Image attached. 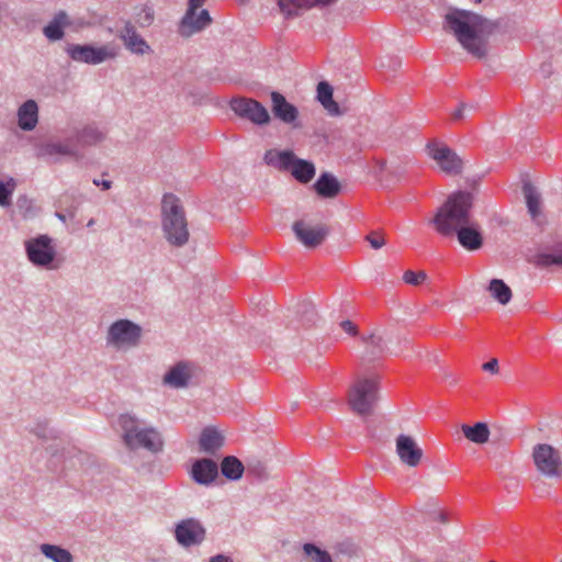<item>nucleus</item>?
I'll list each match as a JSON object with an SVG mask.
<instances>
[{"label":"nucleus","instance_id":"obj_1","mask_svg":"<svg viewBox=\"0 0 562 562\" xmlns=\"http://www.w3.org/2000/svg\"><path fill=\"white\" fill-rule=\"evenodd\" d=\"M474 195L459 190L448 195L437 210L430 223L443 237L457 236L459 244L467 250H477L483 245L480 225L472 218Z\"/></svg>","mask_w":562,"mask_h":562},{"label":"nucleus","instance_id":"obj_2","mask_svg":"<svg viewBox=\"0 0 562 562\" xmlns=\"http://www.w3.org/2000/svg\"><path fill=\"white\" fill-rule=\"evenodd\" d=\"M498 22L468 10L450 9L445 15L443 29L452 33L460 45L472 56L484 58L488 52V37Z\"/></svg>","mask_w":562,"mask_h":562},{"label":"nucleus","instance_id":"obj_3","mask_svg":"<svg viewBox=\"0 0 562 562\" xmlns=\"http://www.w3.org/2000/svg\"><path fill=\"white\" fill-rule=\"evenodd\" d=\"M121 440L132 452L146 450L153 454L162 452L165 440L161 432L136 414L123 413L117 417Z\"/></svg>","mask_w":562,"mask_h":562},{"label":"nucleus","instance_id":"obj_4","mask_svg":"<svg viewBox=\"0 0 562 562\" xmlns=\"http://www.w3.org/2000/svg\"><path fill=\"white\" fill-rule=\"evenodd\" d=\"M161 231L166 241L177 248L186 246L190 238L188 220L180 199L166 193L161 200Z\"/></svg>","mask_w":562,"mask_h":562},{"label":"nucleus","instance_id":"obj_5","mask_svg":"<svg viewBox=\"0 0 562 562\" xmlns=\"http://www.w3.org/2000/svg\"><path fill=\"white\" fill-rule=\"evenodd\" d=\"M378 390L379 383L376 379H358L349 391L348 404L351 409L360 416L370 415L378 401Z\"/></svg>","mask_w":562,"mask_h":562},{"label":"nucleus","instance_id":"obj_6","mask_svg":"<svg viewBox=\"0 0 562 562\" xmlns=\"http://www.w3.org/2000/svg\"><path fill=\"white\" fill-rule=\"evenodd\" d=\"M25 254L29 261L40 268L56 269L54 265L57 252L53 238L46 234L32 237L24 241Z\"/></svg>","mask_w":562,"mask_h":562},{"label":"nucleus","instance_id":"obj_7","mask_svg":"<svg viewBox=\"0 0 562 562\" xmlns=\"http://www.w3.org/2000/svg\"><path fill=\"white\" fill-rule=\"evenodd\" d=\"M66 53L74 61L88 65H99L117 56L116 47L110 44L100 47L91 44H69L66 47Z\"/></svg>","mask_w":562,"mask_h":562},{"label":"nucleus","instance_id":"obj_8","mask_svg":"<svg viewBox=\"0 0 562 562\" xmlns=\"http://www.w3.org/2000/svg\"><path fill=\"white\" fill-rule=\"evenodd\" d=\"M206 0H189L188 8L179 23V34L183 37H190L195 33L202 32L213 22L210 12L202 9L196 13Z\"/></svg>","mask_w":562,"mask_h":562},{"label":"nucleus","instance_id":"obj_9","mask_svg":"<svg viewBox=\"0 0 562 562\" xmlns=\"http://www.w3.org/2000/svg\"><path fill=\"white\" fill-rule=\"evenodd\" d=\"M532 458L535 465L547 477H562V457L558 449L548 443H538L533 447Z\"/></svg>","mask_w":562,"mask_h":562},{"label":"nucleus","instance_id":"obj_10","mask_svg":"<svg viewBox=\"0 0 562 562\" xmlns=\"http://www.w3.org/2000/svg\"><path fill=\"white\" fill-rule=\"evenodd\" d=\"M35 150L38 158L54 162L60 161L63 157L79 158V149L71 136L64 140L58 138L46 139L36 145Z\"/></svg>","mask_w":562,"mask_h":562},{"label":"nucleus","instance_id":"obj_11","mask_svg":"<svg viewBox=\"0 0 562 562\" xmlns=\"http://www.w3.org/2000/svg\"><path fill=\"white\" fill-rule=\"evenodd\" d=\"M428 156L434 159L440 170L449 176H458L463 170V160L450 147L436 142L428 143L426 146Z\"/></svg>","mask_w":562,"mask_h":562},{"label":"nucleus","instance_id":"obj_12","mask_svg":"<svg viewBox=\"0 0 562 562\" xmlns=\"http://www.w3.org/2000/svg\"><path fill=\"white\" fill-rule=\"evenodd\" d=\"M142 336L139 325L128 319L114 322L108 330L106 341L115 347L136 346Z\"/></svg>","mask_w":562,"mask_h":562},{"label":"nucleus","instance_id":"obj_13","mask_svg":"<svg viewBox=\"0 0 562 562\" xmlns=\"http://www.w3.org/2000/svg\"><path fill=\"white\" fill-rule=\"evenodd\" d=\"M233 112L256 125H266L270 122L268 110L257 100L250 98H235L231 101Z\"/></svg>","mask_w":562,"mask_h":562},{"label":"nucleus","instance_id":"obj_14","mask_svg":"<svg viewBox=\"0 0 562 562\" xmlns=\"http://www.w3.org/2000/svg\"><path fill=\"white\" fill-rule=\"evenodd\" d=\"M292 231L296 239L307 249L321 246L329 234V228L326 225L312 226L304 220L295 221Z\"/></svg>","mask_w":562,"mask_h":562},{"label":"nucleus","instance_id":"obj_15","mask_svg":"<svg viewBox=\"0 0 562 562\" xmlns=\"http://www.w3.org/2000/svg\"><path fill=\"white\" fill-rule=\"evenodd\" d=\"M175 537L182 547L196 546L205 539V528L198 519H183L176 525Z\"/></svg>","mask_w":562,"mask_h":562},{"label":"nucleus","instance_id":"obj_16","mask_svg":"<svg viewBox=\"0 0 562 562\" xmlns=\"http://www.w3.org/2000/svg\"><path fill=\"white\" fill-rule=\"evenodd\" d=\"M396 453L400 461L409 468H416L423 459V449L413 437L404 434L396 438Z\"/></svg>","mask_w":562,"mask_h":562},{"label":"nucleus","instance_id":"obj_17","mask_svg":"<svg viewBox=\"0 0 562 562\" xmlns=\"http://www.w3.org/2000/svg\"><path fill=\"white\" fill-rule=\"evenodd\" d=\"M117 37L123 42L124 47L135 55H145L151 53V48L145 38L138 34L136 27L131 21H126L124 26L117 32Z\"/></svg>","mask_w":562,"mask_h":562},{"label":"nucleus","instance_id":"obj_18","mask_svg":"<svg viewBox=\"0 0 562 562\" xmlns=\"http://www.w3.org/2000/svg\"><path fill=\"white\" fill-rule=\"evenodd\" d=\"M272 101V113L273 115L285 124H291L294 127H297L296 120L299 117L297 108L288 102L285 97L277 91L271 93Z\"/></svg>","mask_w":562,"mask_h":562},{"label":"nucleus","instance_id":"obj_19","mask_svg":"<svg viewBox=\"0 0 562 562\" xmlns=\"http://www.w3.org/2000/svg\"><path fill=\"white\" fill-rule=\"evenodd\" d=\"M190 475L195 483L209 486L218 475V465L209 458L198 459L192 464Z\"/></svg>","mask_w":562,"mask_h":562},{"label":"nucleus","instance_id":"obj_20","mask_svg":"<svg viewBox=\"0 0 562 562\" xmlns=\"http://www.w3.org/2000/svg\"><path fill=\"white\" fill-rule=\"evenodd\" d=\"M360 339L364 345L362 361L373 362L380 359L387 350V344L384 339V336L379 331H371L367 335L363 334L361 335Z\"/></svg>","mask_w":562,"mask_h":562},{"label":"nucleus","instance_id":"obj_21","mask_svg":"<svg viewBox=\"0 0 562 562\" xmlns=\"http://www.w3.org/2000/svg\"><path fill=\"white\" fill-rule=\"evenodd\" d=\"M280 11L285 18L299 16L302 11L312 8H326L325 0H278Z\"/></svg>","mask_w":562,"mask_h":562},{"label":"nucleus","instance_id":"obj_22","mask_svg":"<svg viewBox=\"0 0 562 562\" xmlns=\"http://www.w3.org/2000/svg\"><path fill=\"white\" fill-rule=\"evenodd\" d=\"M38 123V105L30 99L18 109V125L25 132L33 131Z\"/></svg>","mask_w":562,"mask_h":562},{"label":"nucleus","instance_id":"obj_23","mask_svg":"<svg viewBox=\"0 0 562 562\" xmlns=\"http://www.w3.org/2000/svg\"><path fill=\"white\" fill-rule=\"evenodd\" d=\"M313 189L321 198L333 199L339 194L341 186L333 173L323 172L314 182Z\"/></svg>","mask_w":562,"mask_h":562},{"label":"nucleus","instance_id":"obj_24","mask_svg":"<svg viewBox=\"0 0 562 562\" xmlns=\"http://www.w3.org/2000/svg\"><path fill=\"white\" fill-rule=\"evenodd\" d=\"M295 154L292 150H278L269 149L263 155V161L266 165L273 167L280 171H289Z\"/></svg>","mask_w":562,"mask_h":562},{"label":"nucleus","instance_id":"obj_25","mask_svg":"<svg viewBox=\"0 0 562 562\" xmlns=\"http://www.w3.org/2000/svg\"><path fill=\"white\" fill-rule=\"evenodd\" d=\"M536 265L541 268L555 266L562 268V239L546 247L536 256Z\"/></svg>","mask_w":562,"mask_h":562},{"label":"nucleus","instance_id":"obj_26","mask_svg":"<svg viewBox=\"0 0 562 562\" xmlns=\"http://www.w3.org/2000/svg\"><path fill=\"white\" fill-rule=\"evenodd\" d=\"M70 24L68 14L65 11L57 12L53 20L43 29L44 35L52 42L60 41L64 35V27Z\"/></svg>","mask_w":562,"mask_h":562},{"label":"nucleus","instance_id":"obj_27","mask_svg":"<svg viewBox=\"0 0 562 562\" xmlns=\"http://www.w3.org/2000/svg\"><path fill=\"white\" fill-rule=\"evenodd\" d=\"M72 137L75 138V143L78 148L79 146H94L101 143L104 140L105 134L94 124H89L79 130Z\"/></svg>","mask_w":562,"mask_h":562},{"label":"nucleus","instance_id":"obj_28","mask_svg":"<svg viewBox=\"0 0 562 562\" xmlns=\"http://www.w3.org/2000/svg\"><path fill=\"white\" fill-rule=\"evenodd\" d=\"M289 171L296 181L305 184L315 177L316 168L312 161L295 156Z\"/></svg>","mask_w":562,"mask_h":562},{"label":"nucleus","instance_id":"obj_29","mask_svg":"<svg viewBox=\"0 0 562 562\" xmlns=\"http://www.w3.org/2000/svg\"><path fill=\"white\" fill-rule=\"evenodd\" d=\"M190 379L188 367L179 362L165 374L164 383L173 389H181L188 386Z\"/></svg>","mask_w":562,"mask_h":562},{"label":"nucleus","instance_id":"obj_30","mask_svg":"<svg viewBox=\"0 0 562 562\" xmlns=\"http://www.w3.org/2000/svg\"><path fill=\"white\" fill-rule=\"evenodd\" d=\"M316 98L328 114L337 116L342 113L338 103L333 99V87L327 81L318 82Z\"/></svg>","mask_w":562,"mask_h":562},{"label":"nucleus","instance_id":"obj_31","mask_svg":"<svg viewBox=\"0 0 562 562\" xmlns=\"http://www.w3.org/2000/svg\"><path fill=\"white\" fill-rule=\"evenodd\" d=\"M461 430L469 441L476 445L486 443L491 435L488 425L484 422H477L472 426L463 424Z\"/></svg>","mask_w":562,"mask_h":562},{"label":"nucleus","instance_id":"obj_32","mask_svg":"<svg viewBox=\"0 0 562 562\" xmlns=\"http://www.w3.org/2000/svg\"><path fill=\"white\" fill-rule=\"evenodd\" d=\"M223 436L211 427L204 428L199 438L200 448L206 453H214L223 446Z\"/></svg>","mask_w":562,"mask_h":562},{"label":"nucleus","instance_id":"obj_33","mask_svg":"<svg viewBox=\"0 0 562 562\" xmlns=\"http://www.w3.org/2000/svg\"><path fill=\"white\" fill-rule=\"evenodd\" d=\"M522 193L526 200L528 213L532 220H536L540 214L541 194L530 181L524 182Z\"/></svg>","mask_w":562,"mask_h":562},{"label":"nucleus","instance_id":"obj_34","mask_svg":"<svg viewBox=\"0 0 562 562\" xmlns=\"http://www.w3.org/2000/svg\"><path fill=\"white\" fill-rule=\"evenodd\" d=\"M244 471L245 467L238 458L227 456L222 460L221 472L226 479L237 481L243 476Z\"/></svg>","mask_w":562,"mask_h":562},{"label":"nucleus","instance_id":"obj_35","mask_svg":"<svg viewBox=\"0 0 562 562\" xmlns=\"http://www.w3.org/2000/svg\"><path fill=\"white\" fill-rule=\"evenodd\" d=\"M487 291L502 305L509 303L513 296L510 288L502 279H492Z\"/></svg>","mask_w":562,"mask_h":562},{"label":"nucleus","instance_id":"obj_36","mask_svg":"<svg viewBox=\"0 0 562 562\" xmlns=\"http://www.w3.org/2000/svg\"><path fill=\"white\" fill-rule=\"evenodd\" d=\"M41 552L53 562H72V554L57 544L43 543L40 547Z\"/></svg>","mask_w":562,"mask_h":562},{"label":"nucleus","instance_id":"obj_37","mask_svg":"<svg viewBox=\"0 0 562 562\" xmlns=\"http://www.w3.org/2000/svg\"><path fill=\"white\" fill-rule=\"evenodd\" d=\"M302 549L306 562H333L330 554L314 543H304Z\"/></svg>","mask_w":562,"mask_h":562},{"label":"nucleus","instance_id":"obj_38","mask_svg":"<svg viewBox=\"0 0 562 562\" xmlns=\"http://www.w3.org/2000/svg\"><path fill=\"white\" fill-rule=\"evenodd\" d=\"M297 314L304 326L311 327L317 322L315 305L310 301H303L297 305Z\"/></svg>","mask_w":562,"mask_h":562},{"label":"nucleus","instance_id":"obj_39","mask_svg":"<svg viewBox=\"0 0 562 562\" xmlns=\"http://www.w3.org/2000/svg\"><path fill=\"white\" fill-rule=\"evenodd\" d=\"M16 182L10 178L7 182L0 180V206L11 205V196L15 190Z\"/></svg>","mask_w":562,"mask_h":562},{"label":"nucleus","instance_id":"obj_40","mask_svg":"<svg viewBox=\"0 0 562 562\" xmlns=\"http://www.w3.org/2000/svg\"><path fill=\"white\" fill-rule=\"evenodd\" d=\"M247 473L261 481L267 480L269 476L267 467L260 461L248 463Z\"/></svg>","mask_w":562,"mask_h":562},{"label":"nucleus","instance_id":"obj_41","mask_svg":"<svg viewBox=\"0 0 562 562\" xmlns=\"http://www.w3.org/2000/svg\"><path fill=\"white\" fill-rule=\"evenodd\" d=\"M403 280L407 284L419 285L424 281L427 280V273L423 270H420V271L406 270L403 274Z\"/></svg>","mask_w":562,"mask_h":562},{"label":"nucleus","instance_id":"obj_42","mask_svg":"<svg viewBox=\"0 0 562 562\" xmlns=\"http://www.w3.org/2000/svg\"><path fill=\"white\" fill-rule=\"evenodd\" d=\"M364 239L373 249H380L386 244L384 236L380 232H371Z\"/></svg>","mask_w":562,"mask_h":562},{"label":"nucleus","instance_id":"obj_43","mask_svg":"<svg viewBox=\"0 0 562 562\" xmlns=\"http://www.w3.org/2000/svg\"><path fill=\"white\" fill-rule=\"evenodd\" d=\"M475 110V106L468 103H461L459 108L452 113L453 120H463L468 114Z\"/></svg>","mask_w":562,"mask_h":562},{"label":"nucleus","instance_id":"obj_44","mask_svg":"<svg viewBox=\"0 0 562 562\" xmlns=\"http://www.w3.org/2000/svg\"><path fill=\"white\" fill-rule=\"evenodd\" d=\"M154 21V10L149 7H144L139 13V24L143 27L149 26Z\"/></svg>","mask_w":562,"mask_h":562},{"label":"nucleus","instance_id":"obj_45","mask_svg":"<svg viewBox=\"0 0 562 562\" xmlns=\"http://www.w3.org/2000/svg\"><path fill=\"white\" fill-rule=\"evenodd\" d=\"M340 327L341 329L347 333L348 335L355 337L358 335V327L355 323H352L351 321L349 319H346V321H342L340 323Z\"/></svg>","mask_w":562,"mask_h":562},{"label":"nucleus","instance_id":"obj_46","mask_svg":"<svg viewBox=\"0 0 562 562\" xmlns=\"http://www.w3.org/2000/svg\"><path fill=\"white\" fill-rule=\"evenodd\" d=\"M482 369L484 371H487L492 374H496L498 372V361L496 358H493L491 360H488L487 362H485L483 366H482Z\"/></svg>","mask_w":562,"mask_h":562},{"label":"nucleus","instance_id":"obj_47","mask_svg":"<svg viewBox=\"0 0 562 562\" xmlns=\"http://www.w3.org/2000/svg\"><path fill=\"white\" fill-rule=\"evenodd\" d=\"M55 216L61 221L63 223H66L67 222V218H74L76 216V209L75 207H69L66 210V213L64 212H56L55 213Z\"/></svg>","mask_w":562,"mask_h":562},{"label":"nucleus","instance_id":"obj_48","mask_svg":"<svg viewBox=\"0 0 562 562\" xmlns=\"http://www.w3.org/2000/svg\"><path fill=\"white\" fill-rule=\"evenodd\" d=\"M33 432L38 437V438H42V439H48L52 437L50 435V431L45 427V426H41L38 425L34 430Z\"/></svg>","mask_w":562,"mask_h":562},{"label":"nucleus","instance_id":"obj_49","mask_svg":"<svg viewBox=\"0 0 562 562\" xmlns=\"http://www.w3.org/2000/svg\"><path fill=\"white\" fill-rule=\"evenodd\" d=\"M383 170L390 175H401L404 172V170L397 166L394 165L393 161L390 162V166H385Z\"/></svg>","mask_w":562,"mask_h":562},{"label":"nucleus","instance_id":"obj_50","mask_svg":"<svg viewBox=\"0 0 562 562\" xmlns=\"http://www.w3.org/2000/svg\"><path fill=\"white\" fill-rule=\"evenodd\" d=\"M209 562H233V560L224 554H216L212 557Z\"/></svg>","mask_w":562,"mask_h":562},{"label":"nucleus","instance_id":"obj_51","mask_svg":"<svg viewBox=\"0 0 562 562\" xmlns=\"http://www.w3.org/2000/svg\"><path fill=\"white\" fill-rule=\"evenodd\" d=\"M93 183L98 187H101L102 190H109L112 186V182L110 180H98V179H94L93 180Z\"/></svg>","mask_w":562,"mask_h":562},{"label":"nucleus","instance_id":"obj_52","mask_svg":"<svg viewBox=\"0 0 562 562\" xmlns=\"http://www.w3.org/2000/svg\"><path fill=\"white\" fill-rule=\"evenodd\" d=\"M31 203V201L29 200V198L26 195H23V196H19L18 199V206L21 209V207H24V205Z\"/></svg>","mask_w":562,"mask_h":562},{"label":"nucleus","instance_id":"obj_53","mask_svg":"<svg viewBox=\"0 0 562 562\" xmlns=\"http://www.w3.org/2000/svg\"><path fill=\"white\" fill-rule=\"evenodd\" d=\"M443 378L445 380L449 381L451 385H454L457 383V379L451 372H445Z\"/></svg>","mask_w":562,"mask_h":562},{"label":"nucleus","instance_id":"obj_54","mask_svg":"<svg viewBox=\"0 0 562 562\" xmlns=\"http://www.w3.org/2000/svg\"><path fill=\"white\" fill-rule=\"evenodd\" d=\"M398 342L408 346L411 344V340L406 336H404L398 338Z\"/></svg>","mask_w":562,"mask_h":562},{"label":"nucleus","instance_id":"obj_55","mask_svg":"<svg viewBox=\"0 0 562 562\" xmlns=\"http://www.w3.org/2000/svg\"><path fill=\"white\" fill-rule=\"evenodd\" d=\"M338 0H325L327 7L334 4L335 2H337Z\"/></svg>","mask_w":562,"mask_h":562},{"label":"nucleus","instance_id":"obj_56","mask_svg":"<svg viewBox=\"0 0 562 562\" xmlns=\"http://www.w3.org/2000/svg\"><path fill=\"white\" fill-rule=\"evenodd\" d=\"M438 516H439V519H440L441 522H446L445 514H439Z\"/></svg>","mask_w":562,"mask_h":562},{"label":"nucleus","instance_id":"obj_57","mask_svg":"<svg viewBox=\"0 0 562 562\" xmlns=\"http://www.w3.org/2000/svg\"><path fill=\"white\" fill-rule=\"evenodd\" d=\"M91 225H93V220H90L88 223V226H91Z\"/></svg>","mask_w":562,"mask_h":562},{"label":"nucleus","instance_id":"obj_58","mask_svg":"<svg viewBox=\"0 0 562 562\" xmlns=\"http://www.w3.org/2000/svg\"><path fill=\"white\" fill-rule=\"evenodd\" d=\"M481 0H476V2H480Z\"/></svg>","mask_w":562,"mask_h":562}]
</instances>
